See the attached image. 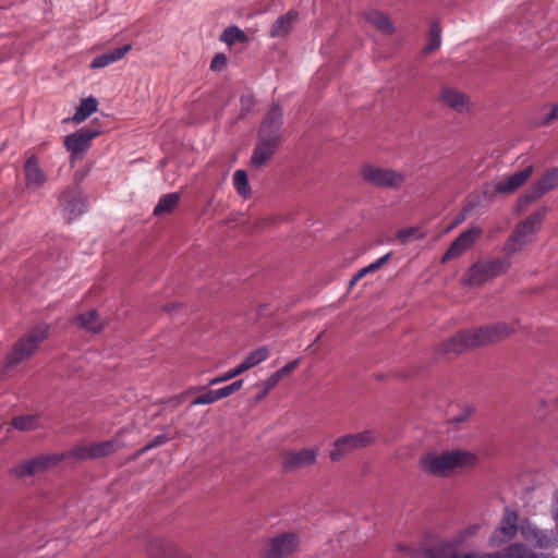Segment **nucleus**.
<instances>
[{"instance_id":"nucleus-10","label":"nucleus","mask_w":558,"mask_h":558,"mask_svg":"<svg viewBox=\"0 0 558 558\" xmlns=\"http://www.w3.org/2000/svg\"><path fill=\"white\" fill-rule=\"evenodd\" d=\"M299 537L294 533H281L269 538L263 548L266 558H286L295 553L299 547Z\"/></svg>"},{"instance_id":"nucleus-40","label":"nucleus","mask_w":558,"mask_h":558,"mask_svg":"<svg viewBox=\"0 0 558 558\" xmlns=\"http://www.w3.org/2000/svg\"><path fill=\"white\" fill-rule=\"evenodd\" d=\"M280 379L276 376V374H271L266 380L258 384L262 388L260 392L257 395L256 399L262 400L267 396V393L275 388L279 384Z\"/></svg>"},{"instance_id":"nucleus-24","label":"nucleus","mask_w":558,"mask_h":558,"mask_svg":"<svg viewBox=\"0 0 558 558\" xmlns=\"http://www.w3.org/2000/svg\"><path fill=\"white\" fill-rule=\"evenodd\" d=\"M74 322L81 328L95 333L100 332L104 327L102 320L95 310L77 315Z\"/></svg>"},{"instance_id":"nucleus-17","label":"nucleus","mask_w":558,"mask_h":558,"mask_svg":"<svg viewBox=\"0 0 558 558\" xmlns=\"http://www.w3.org/2000/svg\"><path fill=\"white\" fill-rule=\"evenodd\" d=\"M518 515L514 511L506 510L500 526L490 536L492 546H500L514 537L518 531Z\"/></svg>"},{"instance_id":"nucleus-45","label":"nucleus","mask_w":558,"mask_h":558,"mask_svg":"<svg viewBox=\"0 0 558 558\" xmlns=\"http://www.w3.org/2000/svg\"><path fill=\"white\" fill-rule=\"evenodd\" d=\"M416 232L415 228H403L397 232V239L401 243H407Z\"/></svg>"},{"instance_id":"nucleus-7","label":"nucleus","mask_w":558,"mask_h":558,"mask_svg":"<svg viewBox=\"0 0 558 558\" xmlns=\"http://www.w3.org/2000/svg\"><path fill=\"white\" fill-rule=\"evenodd\" d=\"M376 440V433L366 429L356 434H345L332 442L329 458L332 462H339L353 453L355 450L364 449Z\"/></svg>"},{"instance_id":"nucleus-2","label":"nucleus","mask_w":558,"mask_h":558,"mask_svg":"<svg viewBox=\"0 0 558 558\" xmlns=\"http://www.w3.org/2000/svg\"><path fill=\"white\" fill-rule=\"evenodd\" d=\"M478 458L466 450H451L442 453L429 452L418 462L420 470L432 476L449 477L476 465Z\"/></svg>"},{"instance_id":"nucleus-37","label":"nucleus","mask_w":558,"mask_h":558,"mask_svg":"<svg viewBox=\"0 0 558 558\" xmlns=\"http://www.w3.org/2000/svg\"><path fill=\"white\" fill-rule=\"evenodd\" d=\"M441 45V27L440 24L436 21L430 23L429 27V43L425 50L427 52L434 51L438 49Z\"/></svg>"},{"instance_id":"nucleus-3","label":"nucleus","mask_w":558,"mask_h":558,"mask_svg":"<svg viewBox=\"0 0 558 558\" xmlns=\"http://www.w3.org/2000/svg\"><path fill=\"white\" fill-rule=\"evenodd\" d=\"M548 213L546 206H541L530 214L523 221L518 223L504 244L502 252L508 255H514L524 250V247L534 241V236L539 231L542 223Z\"/></svg>"},{"instance_id":"nucleus-15","label":"nucleus","mask_w":558,"mask_h":558,"mask_svg":"<svg viewBox=\"0 0 558 558\" xmlns=\"http://www.w3.org/2000/svg\"><path fill=\"white\" fill-rule=\"evenodd\" d=\"M100 134V131L90 126H83L80 130L66 135L63 144L68 151L72 156L80 155L88 150L92 146V142Z\"/></svg>"},{"instance_id":"nucleus-11","label":"nucleus","mask_w":558,"mask_h":558,"mask_svg":"<svg viewBox=\"0 0 558 558\" xmlns=\"http://www.w3.org/2000/svg\"><path fill=\"white\" fill-rule=\"evenodd\" d=\"M60 209L64 219L72 222L85 214L88 209V201L73 187L64 190L59 198Z\"/></svg>"},{"instance_id":"nucleus-30","label":"nucleus","mask_w":558,"mask_h":558,"mask_svg":"<svg viewBox=\"0 0 558 558\" xmlns=\"http://www.w3.org/2000/svg\"><path fill=\"white\" fill-rule=\"evenodd\" d=\"M534 184L544 195L558 186V167L549 168Z\"/></svg>"},{"instance_id":"nucleus-36","label":"nucleus","mask_w":558,"mask_h":558,"mask_svg":"<svg viewBox=\"0 0 558 558\" xmlns=\"http://www.w3.org/2000/svg\"><path fill=\"white\" fill-rule=\"evenodd\" d=\"M291 27V13L279 16L271 25L270 35L279 37L287 34Z\"/></svg>"},{"instance_id":"nucleus-28","label":"nucleus","mask_w":558,"mask_h":558,"mask_svg":"<svg viewBox=\"0 0 558 558\" xmlns=\"http://www.w3.org/2000/svg\"><path fill=\"white\" fill-rule=\"evenodd\" d=\"M268 357L269 349L266 345H263L250 352L239 365L244 373L266 361Z\"/></svg>"},{"instance_id":"nucleus-48","label":"nucleus","mask_w":558,"mask_h":558,"mask_svg":"<svg viewBox=\"0 0 558 558\" xmlns=\"http://www.w3.org/2000/svg\"><path fill=\"white\" fill-rule=\"evenodd\" d=\"M472 413L473 409L471 407H466L461 415L452 418V422L456 424H460L464 422L466 418H469L472 415Z\"/></svg>"},{"instance_id":"nucleus-41","label":"nucleus","mask_w":558,"mask_h":558,"mask_svg":"<svg viewBox=\"0 0 558 558\" xmlns=\"http://www.w3.org/2000/svg\"><path fill=\"white\" fill-rule=\"evenodd\" d=\"M243 386V379H238L233 383H231L230 385H227L225 387H221L219 389H215L216 392H217V397L219 400L223 399V398H227L231 395H233L234 392L239 391Z\"/></svg>"},{"instance_id":"nucleus-23","label":"nucleus","mask_w":558,"mask_h":558,"mask_svg":"<svg viewBox=\"0 0 558 558\" xmlns=\"http://www.w3.org/2000/svg\"><path fill=\"white\" fill-rule=\"evenodd\" d=\"M122 446L123 444L119 437L90 444L92 460L109 457Z\"/></svg>"},{"instance_id":"nucleus-18","label":"nucleus","mask_w":558,"mask_h":558,"mask_svg":"<svg viewBox=\"0 0 558 558\" xmlns=\"http://www.w3.org/2000/svg\"><path fill=\"white\" fill-rule=\"evenodd\" d=\"M533 170V166L530 165L524 169L508 175L495 184L494 192L496 194H511L515 192L531 178Z\"/></svg>"},{"instance_id":"nucleus-52","label":"nucleus","mask_w":558,"mask_h":558,"mask_svg":"<svg viewBox=\"0 0 558 558\" xmlns=\"http://www.w3.org/2000/svg\"><path fill=\"white\" fill-rule=\"evenodd\" d=\"M557 403H558V397H557Z\"/></svg>"},{"instance_id":"nucleus-47","label":"nucleus","mask_w":558,"mask_h":558,"mask_svg":"<svg viewBox=\"0 0 558 558\" xmlns=\"http://www.w3.org/2000/svg\"><path fill=\"white\" fill-rule=\"evenodd\" d=\"M558 120V104L554 105L549 112L543 118L541 124L546 125L549 124L551 121Z\"/></svg>"},{"instance_id":"nucleus-26","label":"nucleus","mask_w":558,"mask_h":558,"mask_svg":"<svg viewBox=\"0 0 558 558\" xmlns=\"http://www.w3.org/2000/svg\"><path fill=\"white\" fill-rule=\"evenodd\" d=\"M98 101L95 97L89 96L87 98L82 99L80 106L76 108L75 113L72 117V121L75 123H81L88 119L94 112L97 111Z\"/></svg>"},{"instance_id":"nucleus-8","label":"nucleus","mask_w":558,"mask_h":558,"mask_svg":"<svg viewBox=\"0 0 558 558\" xmlns=\"http://www.w3.org/2000/svg\"><path fill=\"white\" fill-rule=\"evenodd\" d=\"M511 267V262L505 258L486 259L473 264L464 278L469 286H482L505 272Z\"/></svg>"},{"instance_id":"nucleus-19","label":"nucleus","mask_w":558,"mask_h":558,"mask_svg":"<svg viewBox=\"0 0 558 558\" xmlns=\"http://www.w3.org/2000/svg\"><path fill=\"white\" fill-rule=\"evenodd\" d=\"M25 183L28 187L39 189L47 182V175L35 155L27 157L24 163Z\"/></svg>"},{"instance_id":"nucleus-22","label":"nucleus","mask_w":558,"mask_h":558,"mask_svg":"<svg viewBox=\"0 0 558 558\" xmlns=\"http://www.w3.org/2000/svg\"><path fill=\"white\" fill-rule=\"evenodd\" d=\"M131 50H132V45L126 44L121 47H117L114 49L106 51L99 56H96L92 60L89 68L93 70L104 69V68H106L110 64H113V63L120 61L121 59H123L125 57V54L128 52H130Z\"/></svg>"},{"instance_id":"nucleus-16","label":"nucleus","mask_w":558,"mask_h":558,"mask_svg":"<svg viewBox=\"0 0 558 558\" xmlns=\"http://www.w3.org/2000/svg\"><path fill=\"white\" fill-rule=\"evenodd\" d=\"M481 234V228H471L460 233L459 236L456 238L453 242L450 244L447 252L444 254L441 262L445 263L447 260L461 256L466 250H469L474 244L475 240L480 238Z\"/></svg>"},{"instance_id":"nucleus-43","label":"nucleus","mask_w":558,"mask_h":558,"mask_svg":"<svg viewBox=\"0 0 558 558\" xmlns=\"http://www.w3.org/2000/svg\"><path fill=\"white\" fill-rule=\"evenodd\" d=\"M300 364V359H295L275 372L276 376L281 380L282 377L294 371Z\"/></svg>"},{"instance_id":"nucleus-31","label":"nucleus","mask_w":558,"mask_h":558,"mask_svg":"<svg viewBox=\"0 0 558 558\" xmlns=\"http://www.w3.org/2000/svg\"><path fill=\"white\" fill-rule=\"evenodd\" d=\"M391 253L379 257L374 263L361 268L349 281V289H352L363 277L367 274L374 272L383 267V265L390 258Z\"/></svg>"},{"instance_id":"nucleus-4","label":"nucleus","mask_w":558,"mask_h":558,"mask_svg":"<svg viewBox=\"0 0 558 558\" xmlns=\"http://www.w3.org/2000/svg\"><path fill=\"white\" fill-rule=\"evenodd\" d=\"M523 551L524 545L515 543L495 553H469L458 555L453 544L439 542L424 550V558H521Z\"/></svg>"},{"instance_id":"nucleus-51","label":"nucleus","mask_w":558,"mask_h":558,"mask_svg":"<svg viewBox=\"0 0 558 558\" xmlns=\"http://www.w3.org/2000/svg\"><path fill=\"white\" fill-rule=\"evenodd\" d=\"M83 177H84V174H80V172H78V171H77V172H75V174H74V179H75V181H81V180L83 179Z\"/></svg>"},{"instance_id":"nucleus-20","label":"nucleus","mask_w":558,"mask_h":558,"mask_svg":"<svg viewBox=\"0 0 558 558\" xmlns=\"http://www.w3.org/2000/svg\"><path fill=\"white\" fill-rule=\"evenodd\" d=\"M279 143L258 137L251 157V166L260 168L276 154Z\"/></svg>"},{"instance_id":"nucleus-35","label":"nucleus","mask_w":558,"mask_h":558,"mask_svg":"<svg viewBox=\"0 0 558 558\" xmlns=\"http://www.w3.org/2000/svg\"><path fill=\"white\" fill-rule=\"evenodd\" d=\"M221 40L227 45L232 46L236 43H246L247 36L245 32L238 26H229L223 31Z\"/></svg>"},{"instance_id":"nucleus-25","label":"nucleus","mask_w":558,"mask_h":558,"mask_svg":"<svg viewBox=\"0 0 558 558\" xmlns=\"http://www.w3.org/2000/svg\"><path fill=\"white\" fill-rule=\"evenodd\" d=\"M180 197L181 195L178 192L162 195L154 208V215L161 216L173 213L179 205Z\"/></svg>"},{"instance_id":"nucleus-33","label":"nucleus","mask_w":558,"mask_h":558,"mask_svg":"<svg viewBox=\"0 0 558 558\" xmlns=\"http://www.w3.org/2000/svg\"><path fill=\"white\" fill-rule=\"evenodd\" d=\"M542 196L539 189L533 183V185L523 192L517 199V207L519 210L524 209L529 205L537 202Z\"/></svg>"},{"instance_id":"nucleus-5","label":"nucleus","mask_w":558,"mask_h":558,"mask_svg":"<svg viewBox=\"0 0 558 558\" xmlns=\"http://www.w3.org/2000/svg\"><path fill=\"white\" fill-rule=\"evenodd\" d=\"M48 337V326L38 325L15 342L4 360V368L9 371L28 359Z\"/></svg>"},{"instance_id":"nucleus-29","label":"nucleus","mask_w":558,"mask_h":558,"mask_svg":"<svg viewBox=\"0 0 558 558\" xmlns=\"http://www.w3.org/2000/svg\"><path fill=\"white\" fill-rule=\"evenodd\" d=\"M11 426L22 432L38 429L41 427L40 415L32 414L15 416L11 421Z\"/></svg>"},{"instance_id":"nucleus-34","label":"nucleus","mask_w":558,"mask_h":558,"mask_svg":"<svg viewBox=\"0 0 558 558\" xmlns=\"http://www.w3.org/2000/svg\"><path fill=\"white\" fill-rule=\"evenodd\" d=\"M63 453L66 454V459H70L71 463L92 460L90 444L72 447Z\"/></svg>"},{"instance_id":"nucleus-42","label":"nucleus","mask_w":558,"mask_h":558,"mask_svg":"<svg viewBox=\"0 0 558 558\" xmlns=\"http://www.w3.org/2000/svg\"><path fill=\"white\" fill-rule=\"evenodd\" d=\"M243 386V379H238L233 383H231L230 385H227L225 387H221L219 389H215L216 392H217V397L219 400L223 399V398H227L231 395H233L234 392L239 391Z\"/></svg>"},{"instance_id":"nucleus-1","label":"nucleus","mask_w":558,"mask_h":558,"mask_svg":"<svg viewBox=\"0 0 558 558\" xmlns=\"http://www.w3.org/2000/svg\"><path fill=\"white\" fill-rule=\"evenodd\" d=\"M519 328L518 322L496 323L475 329H465L454 333L438 347L441 354H460L466 350L500 341Z\"/></svg>"},{"instance_id":"nucleus-27","label":"nucleus","mask_w":558,"mask_h":558,"mask_svg":"<svg viewBox=\"0 0 558 558\" xmlns=\"http://www.w3.org/2000/svg\"><path fill=\"white\" fill-rule=\"evenodd\" d=\"M365 19L384 34H391L393 32L391 20L380 11L372 10L365 14Z\"/></svg>"},{"instance_id":"nucleus-9","label":"nucleus","mask_w":558,"mask_h":558,"mask_svg":"<svg viewBox=\"0 0 558 558\" xmlns=\"http://www.w3.org/2000/svg\"><path fill=\"white\" fill-rule=\"evenodd\" d=\"M362 180L381 189H400L405 182V175L389 168L366 165L360 170Z\"/></svg>"},{"instance_id":"nucleus-49","label":"nucleus","mask_w":558,"mask_h":558,"mask_svg":"<svg viewBox=\"0 0 558 558\" xmlns=\"http://www.w3.org/2000/svg\"><path fill=\"white\" fill-rule=\"evenodd\" d=\"M150 446H148V444H146L144 447H142L141 449H138L137 451H135L132 456V460H136L138 459L140 457H142L143 454H145L146 452L150 451Z\"/></svg>"},{"instance_id":"nucleus-21","label":"nucleus","mask_w":558,"mask_h":558,"mask_svg":"<svg viewBox=\"0 0 558 558\" xmlns=\"http://www.w3.org/2000/svg\"><path fill=\"white\" fill-rule=\"evenodd\" d=\"M441 99L449 108L453 109L458 113L469 112L472 108L469 97L454 88H444Z\"/></svg>"},{"instance_id":"nucleus-14","label":"nucleus","mask_w":558,"mask_h":558,"mask_svg":"<svg viewBox=\"0 0 558 558\" xmlns=\"http://www.w3.org/2000/svg\"><path fill=\"white\" fill-rule=\"evenodd\" d=\"M146 553L149 558H194L182 551L175 542L159 536L148 541Z\"/></svg>"},{"instance_id":"nucleus-39","label":"nucleus","mask_w":558,"mask_h":558,"mask_svg":"<svg viewBox=\"0 0 558 558\" xmlns=\"http://www.w3.org/2000/svg\"><path fill=\"white\" fill-rule=\"evenodd\" d=\"M243 374V371L241 369L240 365H236L234 368H231L229 369L228 372L219 375V376H216L214 377L213 379L209 380L208 383V386H215V385H218L220 383H225V381H228L239 375Z\"/></svg>"},{"instance_id":"nucleus-6","label":"nucleus","mask_w":558,"mask_h":558,"mask_svg":"<svg viewBox=\"0 0 558 558\" xmlns=\"http://www.w3.org/2000/svg\"><path fill=\"white\" fill-rule=\"evenodd\" d=\"M65 460L66 454L64 453H39L14 464L11 468V473L17 478L35 476L53 470L56 466H58L61 462Z\"/></svg>"},{"instance_id":"nucleus-13","label":"nucleus","mask_w":558,"mask_h":558,"mask_svg":"<svg viewBox=\"0 0 558 558\" xmlns=\"http://www.w3.org/2000/svg\"><path fill=\"white\" fill-rule=\"evenodd\" d=\"M283 110L279 104H274L260 123L258 137L280 143Z\"/></svg>"},{"instance_id":"nucleus-46","label":"nucleus","mask_w":558,"mask_h":558,"mask_svg":"<svg viewBox=\"0 0 558 558\" xmlns=\"http://www.w3.org/2000/svg\"><path fill=\"white\" fill-rule=\"evenodd\" d=\"M169 441V437L166 434H159L155 436L150 441H148V446H150V449H155L157 447H160Z\"/></svg>"},{"instance_id":"nucleus-32","label":"nucleus","mask_w":558,"mask_h":558,"mask_svg":"<svg viewBox=\"0 0 558 558\" xmlns=\"http://www.w3.org/2000/svg\"><path fill=\"white\" fill-rule=\"evenodd\" d=\"M233 185L239 195L244 198L251 196V186L246 171L239 169L233 174Z\"/></svg>"},{"instance_id":"nucleus-50","label":"nucleus","mask_w":558,"mask_h":558,"mask_svg":"<svg viewBox=\"0 0 558 558\" xmlns=\"http://www.w3.org/2000/svg\"><path fill=\"white\" fill-rule=\"evenodd\" d=\"M478 529H480L478 525H471L468 529H465L464 533L466 535H472V534H475L478 531Z\"/></svg>"},{"instance_id":"nucleus-44","label":"nucleus","mask_w":558,"mask_h":558,"mask_svg":"<svg viewBox=\"0 0 558 558\" xmlns=\"http://www.w3.org/2000/svg\"><path fill=\"white\" fill-rule=\"evenodd\" d=\"M227 65V57L223 53H217L210 62V69L213 71H220Z\"/></svg>"},{"instance_id":"nucleus-12","label":"nucleus","mask_w":558,"mask_h":558,"mask_svg":"<svg viewBox=\"0 0 558 558\" xmlns=\"http://www.w3.org/2000/svg\"><path fill=\"white\" fill-rule=\"evenodd\" d=\"M317 449L304 447L281 453L280 463L284 472H293L312 466L317 461Z\"/></svg>"},{"instance_id":"nucleus-38","label":"nucleus","mask_w":558,"mask_h":558,"mask_svg":"<svg viewBox=\"0 0 558 558\" xmlns=\"http://www.w3.org/2000/svg\"><path fill=\"white\" fill-rule=\"evenodd\" d=\"M217 401H219V399L217 397V392H216V390L211 389V390H207L206 392L194 398L190 405L195 407V405L211 404Z\"/></svg>"}]
</instances>
